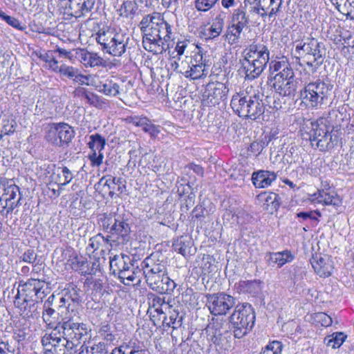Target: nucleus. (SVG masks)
<instances>
[{"instance_id":"nucleus-1","label":"nucleus","mask_w":354,"mask_h":354,"mask_svg":"<svg viewBox=\"0 0 354 354\" xmlns=\"http://www.w3.org/2000/svg\"><path fill=\"white\" fill-rule=\"evenodd\" d=\"M295 50L300 55L297 59L302 61L299 66H304V70L312 75L323 64L326 53L324 44L314 37L301 41L297 44Z\"/></svg>"},{"instance_id":"nucleus-2","label":"nucleus","mask_w":354,"mask_h":354,"mask_svg":"<svg viewBox=\"0 0 354 354\" xmlns=\"http://www.w3.org/2000/svg\"><path fill=\"white\" fill-rule=\"evenodd\" d=\"M231 107L239 117L256 120L264 113L265 106L259 94L249 95L248 91L234 95L231 100Z\"/></svg>"},{"instance_id":"nucleus-3","label":"nucleus","mask_w":354,"mask_h":354,"mask_svg":"<svg viewBox=\"0 0 354 354\" xmlns=\"http://www.w3.org/2000/svg\"><path fill=\"white\" fill-rule=\"evenodd\" d=\"M95 39L104 53L120 57L126 52L129 37L121 29L107 28L100 29L96 33Z\"/></svg>"},{"instance_id":"nucleus-4","label":"nucleus","mask_w":354,"mask_h":354,"mask_svg":"<svg viewBox=\"0 0 354 354\" xmlns=\"http://www.w3.org/2000/svg\"><path fill=\"white\" fill-rule=\"evenodd\" d=\"M333 88V85L327 77L318 78L305 84L300 91V98L308 107L321 108L327 103Z\"/></svg>"},{"instance_id":"nucleus-5","label":"nucleus","mask_w":354,"mask_h":354,"mask_svg":"<svg viewBox=\"0 0 354 354\" xmlns=\"http://www.w3.org/2000/svg\"><path fill=\"white\" fill-rule=\"evenodd\" d=\"M311 126L308 139L313 147L321 151H327L337 145L338 136L326 118H321L312 122Z\"/></svg>"},{"instance_id":"nucleus-6","label":"nucleus","mask_w":354,"mask_h":354,"mask_svg":"<svg viewBox=\"0 0 354 354\" xmlns=\"http://www.w3.org/2000/svg\"><path fill=\"white\" fill-rule=\"evenodd\" d=\"M175 30L174 26L163 17L153 35L147 34V37H143V48L155 55L162 53L169 48V42L174 39Z\"/></svg>"},{"instance_id":"nucleus-7","label":"nucleus","mask_w":354,"mask_h":354,"mask_svg":"<svg viewBox=\"0 0 354 354\" xmlns=\"http://www.w3.org/2000/svg\"><path fill=\"white\" fill-rule=\"evenodd\" d=\"M80 317L77 314L66 315L62 318L55 326L54 330L70 343L74 344V348L80 344V340L88 333L85 324L78 322Z\"/></svg>"},{"instance_id":"nucleus-8","label":"nucleus","mask_w":354,"mask_h":354,"mask_svg":"<svg viewBox=\"0 0 354 354\" xmlns=\"http://www.w3.org/2000/svg\"><path fill=\"white\" fill-rule=\"evenodd\" d=\"M254 322V312L250 304L236 306L230 317L234 337L240 339L246 335L253 328Z\"/></svg>"},{"instance_id":"nucleus-9","label":"nucleus","mask_w":354,"mask_h":354,"mask_svg":"<svg viewBox=\"0 0 354 354\" xmlns=\"http://www.w3.org/2000/svg\"><path fill=\"white\" fill-rule=\"evenodd\" d=\"M101 226L109 233V238L120 243H127L131 239V227L128 221L121 215L104 214L101 218Z\"/></svg>"},{"instance_id":"nucleus-10","label":"nucleus","mask_w":354,"mask_h":354,"mask_svg":"<svg viewBox=\"0 0 354 354\" xmlns=\"http://www.w3.org/2000/svg\"><path fill=\"white\" fill-rule=\"evenodd\" d=\"M159 257V254L153 253L141 263L142 277L151 289L167 274L166 263Z\"/></svg>"},{"instance_id":"nucleus-11","label":"nucleus","mask_w":354,"mask_h":354,"mask_svg":"<svg viewBox=\"0 0 354 354\" xmlns=\"http://www.w3.org/2000/svg\"><path fill=\"white\" fill-rule=\"evenodd\" d=\"M57 331L53 330L41 337L44 354H73L74 344L65 339L62 335L57 336Z\"/></svg>"},{"instance_id":"nucleus-12","label":"nucleus","mask_w":354,"mask_h":354,"mask_svg":"<svg viewBox=\"0 0 354 354\" xmlns=\"http://www.w3.org/2000/svg\"><path fill=\"white\" fill-rule=\"evenodd\" d=\"M95 0H59L58 11L66 19L87 15L93 8Z\"/></svg>"},{"instance_id":"nucleus-13","label":"nucleus","mask_w":354,"mask_h":354,"mask_svg":"<svg viewBox=\"0 0 354 354\" xmlns=\"http://www.w3.org/2000/svg\"><path fill=\"white\" fill-rule=\"evenodd\" d=\"M75 136L72 127L65 122L48 124L46 133V140L57 147L68 146Z\"/></svg>"},{"instance_id":"nucleus-14","label":"nucleus","mask_w":354,"mask_h":354,"mask_svg":"<svg viewBox=\"0 0 354 354\" xmlns=\"http://www.w3.org/2000/svg\"><path fill=\"white\" fill-rule=\"evenodd\" d=\"M21 196L16 185H0V212L8 215L20 205Z\"/></svg>"},{"instance_id":"nucleus-15","label":"nucleus","mask_w":354,"mask_h":354,"mask_svg":"<svg viewBox=\"0 0 354 354\" xmlns=\"http://www.w3.org/2000/svg\"><path fill=\"white\" fill-rule=\"evenodd\" d=\"M248 5L243 2L239 8L233 11L232 24L228 27L227 33V37L232 41V43H235L240 38L243 30L249 24V19L246 15Z\"/></svg>"},{"instance_id":"nucleus-16","label":"nucleus","mask_w":354,"mask_h":354,"mask_svg":"<svg viewBox=\"0 0 354 354\" xmlns=\"http://www.w3.org/2000/svg\"><path fill=\"white\" fill-rule=\"evenodd\" d=\"M206 306L214 315H223L235 305L233 297L224 292L206 295Z\"/></svg>"},{"instance_id":"nucleus-17","label":"nucleus","mask_w":354,"mask_h":354,"mask_svg":"<svg viewBox=\"0 0 354 354\" xmlns=\"http://www.w3.org/2000/svg\"><path fill=\"white\" fill-rule=\"evenodd\" d=\"M229 88L220 82H209L206 85L203 93V104L207 106H215L227 97Z\"/></svg>"},{"instance_id":"nucleus-18","label":"nucleus","mask_w":354,"mask_h":354,"mask_svg":"<svg viewBox=\"0 0 354 354\" xmlns=\"http://www.w3.org/2000/svg\"><path fill=\"white\" fill-rule=\"evenodd\" d=\"M81 290L74 284H68L61 292L59 308H66L70 315L77 314L75 308L82 301Z\"/></svg>"},{"instance_id":"nucleus-19","label":"nucleus","mask_w":354,"mask_h":354,"mask_svg":"<svg viewBox=\"0 0 354 354\" xmlns=\"http://www.w3.org/2000/svg\"><path fill=\"white\" fill-rule=\"evenodd\" d=\"M19 288L21 289V295H25L30 300H40L46 296L48 287L46 283L37 279H29L24 284H20Z\"/></svg>"},{"instance_id":"nucleus-20","label":"nucleus","mask_w":354,"mask_h":354,"mask_svg":"<svg viewBox=\"0 0 354 354\" xmlns=\"http://www.w3.org/2000/svg\"><path fill=\"white\" fill-rule=\"evenodd\" d=\"M95 86L100 93L109 97H118L123 91L122 85L113 77L102 79Z\"/></svg>"},{"instance_id":"nucleus-21","label":"nucleus","mask_w":354,"mask_h":354,"mask_svg":"<svg viewBox=\"0 0 354 354\" xmlns=\"http://www.w3.org/2000/svg\"><path fill=\"white\" fill-rule=\"evenodd\" d=\"M310 263L315 272L320 277H328L332 274L334 266L333 262L329 257L313 256Z\"/></svg>"},{"instance_id":"nucleus-22","label":"nucleus","mask_w":354,"mask_h":354,"mask_svg":"<svg viewBox=\"0 0 354 354\" xmlns=\"http://www.w3.org/2000/svg\"><path fill=\"white\" fill-rule=\"evenodd\" d=\"M76 58L86 67H100L106 66V61L97 53L81 48L76 51Z\"/></svg>"},{"instance_id":"nucleus-23","label":"nucleus","mask_w":354,"mask_h":354,"mask_svg":"<svg viewBox=\"0 0 354 354\" xmlns=\"http://www.w3.org/2000/svg\"><path fill=\"white\" fill-rule=\"evenodd\" d=\"M163 16L157 12H153L144 16L138 25L142 32L144 34L143 37H147V34H151L153 35L155 29L156 30Z\"/></svg>"},{"instance_id":"nucleus-24","label":"nucleus","mask_w":354,"mask_h":354,"mask_svg":"<svg viewBox=\"0 0 354 354\" xmlns=\"http://www.w3.org/2000/svg\"><path fill=\"white\" fill-rule=\"evenodd\" d=\"M244 53L245 56L254 59V61L265 66H267L270 59V51L267 46L263 44L250 45L248 48L244 51Z\"/></svg>"},{"instance_id":"nucleus-25","label":"nucleus","mask_w":354,"mask_h":354,"mask_svg":"<svg viewBox=\"0 0 354 354\" xmlns=\"http://www.w3.org/2000/svg\"><path fill=\"white\" fill-rule=\"evenodd\" d=\"M273 87L275 91L281 96H290L294 95L297 90V82L295 76L274 80Z\"/></svg>"},{"instance_id":"nucleus-26","label":"nucleus","mask_w":354,"mask_h":354,"mask_svg":"<svg viewBox=\"0 0 354 354\" xmlns=\"http://www.w3.org/2000/svg\"><path fill=\"white\" fill-rule=\"evenodd\" d=\"M245 71V79L254 80L260 76L266 66L254 61L244 55V58L240 60Z\"/></svg>"},{"instance_id":"nucleus-27","label":"nucleus","mask_w":354,"mask_h":354,"mask_svg":"<svg viewBox=\"0 0 354 354\" xmlns=\"http://www.w3.org/2000/svg\"><path fill=\"white\" fill-rule=\"evenodd\" d=\"M110 268L114 274H119L127 268H131L133 260L129 255L124 254H115L110 257Z\"/></svg>"},{"instance_id":"nucleus-28","label":"nucleus","mask_w":354,"mask_h":354,"mask_svg":"<svg viewBox=\"0 0 354 354\" xmlns=\"http://www.w3.org/2000/svg\"><path fill=\"white\" fill-rule=\"evenodd\" d=\"M294 258V255L289 250L268 252L265 257L266 261L269 266L272 267L277 266L278 268H281L286 263L292 261Z\"/></svg>"},{"instance_id":"nucleus-29","label":"nucleus","mask_w":354,"mask_h":354,"mask_svg":"<svg viewBox=\"0 0 354 354\" xmlns=\"http://www.w3.org/2000/svg\"><path fill=\"white\" fill-rule=\"evenodd\" d=\"M207 69L206 64L203 61V56L200 54L192 57L189 69L188 77L192 80H198L203 78L207 75Z\"/></svg>"},{"instance_id":"nucleus-30","label":"nucleus","mask_w":354,"mask_h":354,"mask_svg":"<svg viewBox=\"0 0 354 354\" xmlns=\"http://www.w3.org/2000/svg\"><path fill=\"white\" fill-rule=\"evenodd\" d=\"M120 281L126 286H130L132 283L136 285H140L142 279V271L138 266L131 268H127L118 275Z\"/></svg>"},{"instance_id":"nucleus-31","label":"nucleus","mask_w":354,"mask_h":354,"mask_svg":"<svg viewBox=\"0 0 354 354\" xmlns=\"http://www.w3.org/2000/svg\"><path fill=\"white\" fill-rule=\"evenodd\" d=\"M276 179L277 174L274 171L267 170H259L254 172L252 176V183L257 188L268 187Z\"/></svg>"},{"instance_id":"nucleus-32","label":"nucleus","mask_w":354,"mask_h":354,"mask_svg":"<svg viewBox=\"0 0 354 354\" xmlns=\"http://www.w3.org/2000/svg\"><path fill=\"white\" fill-rule=\"evenodd\" d=\"M208 331L209 336H222V335L224 336L227 335L228 337H231L232 336L230 324L223 319H212V322L209 326Z\"/></svg>"},{"instance_id":"nucleus-33","label":"nucleus","mask_w":354,"mask_h":354,"mask_svg":"<svg viewBox=\"0 0 354 354\" xmlns=\"http://www.w3.org/2000/svg\"><path fill=\"white\" fill-rule=\"evenodd\" d=\"M312 201L318 203H322L325 205H332L333 206H339L341 201L337 194L322 190H318V192L314 194L312 196Z\"/></svg>"},{"instance_id":"nucleus-34","label":"nucleus","mask_w":354,"mask_h":354,"mask_svg":"<svg viewBox=\"0 0 354 354\" xmlns=\"http://www.w3.org/2000/svg\"><path fill=\"white\" fill-rule=\"evenodd\" d=\"M17 127V122L10 114L0 115V140L5 136L13 134Z\"/></svg>"},{"instance_id":"nucleus-35","label":"nucleus","mask_w":354,"mask_h":354,"mask_svg":"<svg viewBox=\"0 0 354 354\" xmlns=\"http://www.w3.org/2000/svg\"><path fill=\"white\" fill-rule=\"evenodd\" d=\"M193 242L192 239L187 236H181L174 240L173 248L175 251L187 257L191 254Z\"/></svg>"},{"instance_id":"nucleus-36","label":"nucleus","mask_w":354,"mask_h":354,"mask_svg":"<svg viewBox=\"0 0 354 354\" xmlns=\"http://www.w3.org/2000/svg\"><path fill=\"white\" fill-rule=\"evenodd\" d=\"M224 25V15L219 14L213 21L212 26L203 32L206 39L217 37L221 33Z\"/></svg>"},{"instance_id":"nucleus-37","label":"nucleus","mask_w":354,"mask_h":354,"mask_svg":"<svg viewBox=\"0 0 354 354\" xmlns=\"http://www.w3.org/2000/svg\"><path fill=\"white\" fill-rule=\"evenodd\" d=\"M283 0H257L252 4H257L261 8V10L270 11L268 13L269 18L274 17L280 10Z\"/></svg>"},{"instance_id":"nucleus-38","label":"nucleus","mask_w":354,"mask_h":354,"mask_svg":"<svg viewBox=\"0 0 354 354\" xmlns=\"http://www.w3.org/2000/svg\"><path fill=\"white\" fill-rule=\"evenodd\" d=\"M73 270L77 271L82 275L91 274L92 272L88 267V262L82 257L75 256L69 259Z\"/></svg>"},{"instance_id":"nucleus-39","label":"nucleus","mask_w":354,"mask_h":354,"mask_svg":"<svg viewBox=\"0 0 354 354\" xmlns=\"http://www.w3.org/2000/svg\"><path fill=\"white\" fill-rule=\"evenodd\" d=\"M176 288L175 282L171 280L168 274L165 275L152 290L160 294H170Z\"/></svg>"},{"instance_id":"nucleus-40","label":"nucleus","mask_w":354,"mask_h":354,"mask_svg":"<svg viewBox=\"0 0 354 354\" xmlns=\"http://www.w3.org/2000/svg\"><path fill=\"white\" fill-rule=\"evenodd\" d=\"M110 239L107 236L104 237L102 234H97V235L91 237L89 239L88 245L86 248V250L91 253L100 249L101 246L109 244Z\"/></svg>"},{"instance_id":"nucleus-41","label":"nucleus","mask_w":354,"mask_h":354,"mask_svg":"<svg viewBox=\"0 0 354 354\" xmlns=\"http://www.w3.org/2000/svg\"><path fill=\"white\" fill-rule=\"evenodd\" d=\"M183 316L179 315L176 310H172L169 312V317L164 316L163 324L171 327L173 329H177L183 324Z\"/></svg>"},{"instance_id":"nucleus-42","label":"nucleus","mask_w":354,"mask_h":354,"mask_svg":"<svg viewBox=\"0 0 354 354\" xmlns=\"http://www.w3.org/2000/svg\"><path fill=\"white\" fill-rule=\"evenodd\" d=\"M258 197L264 201L263 206L266 209H268L270 207L271 209H277L280 205L279 202V196L273 192H270L268 194L264 193L259 194Z\"/></svg>"},{"instance_id":"nucleus-43","label":"nucleus","mask_w":354,"mask_h":354,"mask_svg":"<svg viewBox=\"0 0 354 354\" xmlns=\"http://www.w3.org/2000/svg\"><path fill=\"white\" fill-rule=\"evenodd\" d=\"M346 338V335L344 333H334L331 335H328L324 339V342L328 346L333 348L340 347Z\"/></svg>"},{"instance_id":"nucleus-44","label":"nucleus","mask_w":354,"mask_h":354,"mask_svg":"<svg viewBox=\"0 0 354 354\" xmlns=\"http://www.w3.org/2000/svg\"><path fill=\"white\" fill-rule=\"evenodd\" d=\"M37 254L33 249H28L19 257V261L32 265V272H38L40 270L35 263Z\"/></svg>"},{"instance_id":"nucleus-45","label":"nucleus","mask_w":354,"mask_h":354,"mask_svg":"<svg viewBox=\"0 0 354 354\" xmlns=\"http://www.w3.org/2000/svg\"><path fill=\"white\" fill-rule=\"evenodd\" d=\"M137 2L131 1H125L121 5L118 10L119 14L123 17H131L138 10Z\"/></svg>"},{"instance_id":"nucleus-46","label":"nucleus","mask_w":354,"mask_h":354,"mask_svg":"<svg viewBox=\"0 0 354 354\" xmlns=\"http://www.w3.org/2000/svg\"><path fill=\"white\" fill-rule=\"evenodd\" d=\"M90 141L88 143L89 149L93 151L102 152L106 145V140L99 133H95L89 137Z\"/></svg>"},{"instance_id":"nucleus-47","label":"nucleus","mask_w":354,"mask_h":354,"mask_svg":"<svg viewBox=\"0 0 354 354\" xmlns=\"http://www.w3.org/2000/svg\"><path fill=\"white\" fill-rule=\"evenodd\" d=\"M40 300H30L27 303V306L24 308L21 314L26 318H37L39 316L38 310V304Z\"/></svg>"},{"instance_id":"nucleus-48","label":"nucleus","mask_w":354,"mask_h":354,"mask_svg":"<svg viewBox=\"0 0 354 354\" xmlns=\"http://www.w3.org/2000/svg\"><path fill=\"white\" fill-rule=\"evenodd\" d=\"M290 64L286 57L283 56L276 59L272 60L269 63V70L271 74L277 73L278 71H284L287 66H289Z\"/></svg>"},{"instance_id":"nucleus-49","label":"nucleus","mask_w":354,"mask_h":354,"mask_svg":"<svg viewBox=\"0 0 354 354\" xmlns=\"http://www.w3.org/2000/svg\"><path fill=\"white\" fill-rule=\"evenodd\" d=\"M340 12L349 13L354 9V0H330Z\"/></svg>"},{"instance_id":"nucleus-50","label":"nucleus","mask_w":354,"mask_h":354,"mask_svg":"<svg viewBox=\"0 0 354 354\" xmlns=\"http://www.w3.org/2000/svg\"><path fill=\"white\" fill-rule=\"evenodd\" d=\"M57 176L59 183V187H64L68 184L73 178V175L67 167H62L57 169Z\"/></svg>"},{"instance_id":"nucleus-51","label":"nucleus","mask_w":354,"mask_h":354,"mask_svg":"<svg viewBox=\"0 0 354 354\" xmlns=\"http://www.w3.org/2000/svg\"><path fill=\"white\" fill-rule=\"evenodd\" d=\"M28 335V329L26 328H17L14 330L13 332V338L18 343V346L17 351H15L17 354H20V346L24 345V342L27 339Z\"/></svg>"},{"instance_id":"nucleus-52","label":"nucleus","mask_w":354,"mask_h":354,"mask_svg":"<svg viewBox=\"0 0 354 354\" xmlns=\"http://www.w3.org/2000/svg\"><path fill=\"white\" fill-rule=\"evenodd\" d=\"M82 97L91 106L97 108H101L102 106L103 101L102 97L94 93L84 91Z\"/></svg>"},{"instance_id":"nucleus-53","label":"nucleus","mask_w":354,"mask_h":354,"mask_svg":"<svg viewBox=\"0 0 354 354\" xmlns=\"http://www.w3.org/2000/svg\"><path fill=\"white\" fill-rule=\"evenodd\" d=\"M209 337L211 341L221 349L227 350L231 346L232 337H228L227 335L224 336L223 335H222V336L211 335Z\"/></svg>"},{"instance_id":"nucleus-54","label":"nucleus","mask_w":354,"mask_h":354,"mask_svg":"<svg viewBox=\"0 0 354 354\" xmlns=\"http://www.w3.org/2000/svg\"><path fill=\"white\" fill-rule=\"evenodd\" d=\"M241 286L246 292L253 295L259 294L261 290V282L260 281H243Z\"/></svg>"},{"instance_id":"nucleus-55","label":"nucleus","mask_w":354,"mask_h":354,"mask_svg":"<svg viewBox=\"0 0 354 354\" xmlns=\"http://www.w3.org/2000/svg\"><path fill=\"white\" fill-rule=\"evenodd\" d=\"M0 18L5 21L10 26L19 30H24L26 28V26L23 25L19 20L17 18L7 15L3 11L0 9Z\"/></svg>"},{"instance_id":"nucleus-56","label":"nucleus","mask_w":354,"mask_h":354,"mask_svg":"<svg viewBox=\"0 0 354 354\" xmlns=\"http://www.w3.org/2000/svg\"><path fill=\"white\" fill-rule=\"evenodd\" d=\"M112 354H146V351L138 347L131 348L128 345H122L119 348H115Z\"/></svg>"},{"instance_id":"nucleus-57","label":"nucleus","mask_w":354,"mask_h":354,"mask_svg":"<svg viewBox=\"0 0 354 354\" xmlns=\"http://www.w3.org/2000/svg\"><path fill=\"white\" fill-rule=\"evenodd\" d=\"M219 0H195V8L199 12H207L212 9Z\"/></svg>"},{"instance_id":"nucleus-58","label":"nucleus","mask_w":354,"mask_h":354,"mask_svg":"<svg viewBox=\"0 0 354 354\" xmlns=\"http://www.w3.org/2000/svg\"><path fill=\"white\" fill-rule=\"evenodd\" d=\"M39 59L42 61L45 62L46 63L48 64L49 68L55 72L57 68H58V62L55 59V56L53 54L52 51H48L46 52L44 54H41L39 56Z\"/></svg>"},{"instance_id":"nucleus-59","label":"nucleus","mask_w":354,"mask_h":354,"mask_svg":"<svg viewBox=\"0 0 354 354\" xmlns=\"http://www.w3.org/2000/svg\"><path fill=\"white\" fill-rule=\"evenodd\" d=\"M162 127L160 125H156L152 122V121L149 119V122H147L145 126L143 131L145 133L149 134L151 138L156 139L158 138V135L161 132Z\"/></svg>"},{"instance_id":"nucleus-60","label":"nucleus","mask_w":354,"mask_h":354,"mask_svg":"<svg viewBox=\"0 0 354 354\" xmlns=\"http://www.w3.org/2000/svg\"><path fill=\"white\" fill-rule=\"evenodd\" d=\"M77 71V68L66 64H62L58 66L55 71V73H60L61 76L73 80L75 75L76 74Z\"/></svg>"},{"instance_id":"nucleus-61","label":"nucleus","mask_w":354,"mask_h":354,"mask_svg":"<svg viewBox=\"0 0 354 354\" xmlns=\"http://www.w3.org/2000/svg\"><path fill=\"white\" fill-rule=\"evenodd\" d=\"M318 216H321V214L318 211L300 212L297 214V217L300 219L301 223L308 220L318 221Z\"/></svg>"},{"instance_id":"nucleus-62","label":"nucleus","mask_w":354,"mask_h":354,"mask_svg":"<svg viewBox=\"0 0 354 354\" xmlns=\"http://www.w3.org/2000/svg\"><path fill=\"white\" fill-rule=\"evenodd\" d=\"M21 295V289L18 288L17 293L15 297L14 304L20 310L21 313L24 308H26V306H27V303L30 301L28 297H25V295L22 296Z\"/></svg>"},{"instance_id":"nucleus-63","label":"nucleus","mask_w":354,"mask_h":354,"mask_svg":"<svg viewBox=\"0 0 354 354\" xmlns=\"http://www.w3.org/2000/svg\"><path fill=\"white\" fill-rule=\"evenodd\" d=\"M55 314V310L48 306L44 307L42 318L44 322L46 324L47 326L54 330L55 325L52 322L50 318Z\"/></svg>"},{"instance_id":"nucleus-64","label":"nucleus","mask_w":354,"mask_h":354,"mask_svg":"<svg viewBox=\"0 0 354 354\" xmlns=\"http://www.w3.org/2000/svg\"><path fill=\"white\" fill-rule=\"evenodd\" d=\"M88 158L92 167H99L103 162L104 155L102 152L93 150L88 154Z\"/></svg>"}]
</instances>
